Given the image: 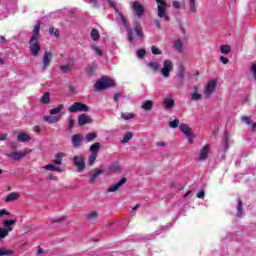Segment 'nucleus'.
Segmentation results:
<instances>
[{"label":"nucleus","mask_w":256,"mask_h":256,"mask_svg":"<svg viewBox=\"0 0 256 256\" xmlns=\"http://www.w3.org/2000/svg\"><path fill=\"white\" fill-rule=\"evenodd\" d=\"M178 73H185V66L183 65L178 66Z\"/></svg>","instance_id":"69168bd1"},{"label":"nucleus","mask_w":256,"mask_h":256,"mask_svg":"<svg viewBox=\"0 0 256 256\" xmlns=\"http://www.w3.org/2000/svg\"><path fill=\"white\" fill-rule=\"evenodd\" d=\"M90 3H93L94 7H99V2L97 0H90Z\"/></svg>","instance_id":"774afa93"},{"label":"nucleus","mask_w":256,"mask_h":256,"mask_svg":"<svg viewBox=\"0 0 256 256\" xmlns=\"http://www.w3.org/2000/svg\"><path fill=\"white\" fill-rule=\"evenodd\" d=\"M148 67L151 71L157 73V71H159V62H150L148 63Z\"/></svg>","instance_id":"f704fd0d"},{"label":"nucleus","mask_w":256,"mask_h":256,"mask_svg":"<svg viewBox=\"0 0 256 256\" xmlns=\"http://www.w3.org/2000/svg\"><path fill=\"white\" fill-rule=\"evenodd\" d=\"M126 183H127V177H122L119 182L110 186L107 189V193H115V191H119V189H121V187H123Z\"/></svg>","instance_id":"9b49d317"},{"label":"nucleus","mask_w":256,"mask_h":256,"mask_svg":"<svg viewBox=\"0 0 256 256\" xmlns=\"http://www.w3.org/2000/svg\"><path fill=\"white\" fill-rule=\"evenodd\" d=\"M41 31V23H37L34 26L32 36L29 40V49H30V55L32 57H38L39 53H41V44H39V33Z\"/></svg>","instance_id":"f257e3e1"},{"label":"nucleus","mask_w":256,"mask_h":256,"mask_svg":"<svg viewBox=\"0 0 256 256\" xmlns=\"http://www.w3.org/2000/svg\"><path fill=\"white\" fill-rule=\"evenodd\" d=\"M95 161H97V153H91L88 158L89 165H94Z\"/></svg>","instance_id":"58836bf2"},{"label":"nucleus","mask_w":256,"mask_h":256,"mask_svg":"<svg viewBox=\"0 0 256 256\" xmlns=\"http://www.w3.org/2000/svg\"><path fill=\"white\" fill-rule=\"evenodd\" d=\"M49 35H54V37H59V30L56 29L55 31V27L51 26L48 30Z\"/></svg>","instance_id":"de8ad7c7"},{"label":"nucleus","mask_w":256,"mask_h":256,"mask_svg":"<svg viewBox=\"0 0 256 256\" xmlns=\"http://www.w3.org/2000/svg\"><path fill=\"white\" fill-rule=\"evenodd\" d=\"M111 87H115V80L109 78V76H102L94 84V91L99 93V91H105V89H111Z\"/></svg>","instance_id":"7ed1b4c3"},{"label":"nucleus","mask_w":256,"mask_h":256,"mask_svg":"<svg viewBox=\"0 0 256 256\" xmlns=\"http://www.w3.org/2000/svg\"><path fill=\"white\" fill-rule=\"evenodd\" d=\"M251 71L253 72L252 73L253 79H256V64L251 66Z\"/></svg>","instance_id":"bf43d9fd"},{"label":"nucleus","mask_w":256,"mask_h":256,"mask_svg":"<svg viewBox=\"0 0 256 256\" xmlns=\"http://www.w3.org/2000/svg\"><path fill=\"white\" fill-rule=\"evenodd\" d=\"M29 150L24 152L12 151L10 154H6V157H13L14 161H21V159L27 157Z\"/></svg>","instance_id":"ddd939ff"},{"label":"nucleus","mask_w":256,"mask_h":256,"mask_svg":"<svg viewBox=\"0 0 256 256\" xmlns=\"http://www.w3.org/2000/svg\"><path fill=\"white\" fill-rule=\"evenodd\" d=\"M60 71H62V73H69V71H73V64H66L60 66Z\"/></svg>","instance_id":"2f4dec72"},{"label":"nucleus","mask_w":256,"mask_h":256,"mask_svg":"<svg viewBox=\"0 0 256 256\" xmlns=\"http://www.w3.org/2000/svg\"><path fill=\"white\" fill-rule=\"evenodd\" d=\"M229 134H227V132L224 133V138H223V145H224V149H229Z\"/></svg>","instance_id":"ea45409f"},{"label":"nucleus","mask_w":256,"mask_h":256,"mask_svg":"<svg viewBox=\"0 0 256 256\" xmlns=\"http://www.w3.org/2000/svg\"><path fill=\"white\" fill-rule=\"evenodd\" d=\"M17 199H19V193L12 192V193L7 195V197L5 198V202L6 203H12L13 201H17Z\"/></svg>","instance_id":"4be33fe9"},{"label":"nucleus","mask_w":256,"mask_h":256,"mask_svg":"<svg viewBox=\"0 0 256 256\" xmlns=\"http://www.w3.org/2000/svg\"><path fill=\"white\" fill-rule=\"evenodd\" d=\"M220 53H222L223 55H229V53H231V46L229 45L220 46Z\"/></svg>","instance_id":"473e14b6"},{"label":"nucleus","mask_w":256,"mask_h":256,"mask_svg":"<svg viewBox=\"0 0 256 256\" xmlns=\"http://www.w3.org/2000/svg\"><path fill=\"white\" fill-rule=\"evenodd\" d=\"M17 222V218L15 219H10V220H4L2 229H5L6 232L11 233L13 231V226Z\"/></svg>","instance_id":"2eb2a0df"},{"label":"nucleus","mask_w":256,"mask_h":256,"mask_svg":"<svg viewBox=\"0 0 256 256\" xmlns=\"http://www.w3.org/2000/svg\"><path fill=\"white\" fill-rule=\"evenodd\" d=\"M53 163L54 165H61V163H63V156H61V154H56Z\"/></svg>","instance_id":"79ce46f5"},{"label":"nucleus","mask_w":256,"mask_h":256,"mask_svg":"<svg viewBox=\"0 0 256 256\" xmlns=\"http://www.w3.org/2000/svg\"><path fill=\"white\" fill-rule=\"evenodd\" d=\"M90 36L92 41H99V39L101 38V35L99 34V30L97 29H92Z\"/></svg>","instance_id":"cd10ccee"},{"label":"nucleus","mask_w":256,"mask_h":256,"mask_svg":"<svg viewBox=\"0 0 256 256\" xmlns=\"http://www.w3.org/2000/svg\"><path fill=\"white\" fill-rule=\"evenodd\" d=\"M0 141H7V134L0 135Z\"/></svg>","instance_id":"338daca9"},{"label":"nucleus","mask_w":256,"mask_h":256,"mask_svg":"<svg viewBox=\"0 0 256 256\" xmlns=\"http://www.w3.org/2000/svg\"><path fill=\"white\" fill-rule=\"evenodd\" d=\"M177 77L178 82L176 83V87H178V89H181V87L185 85V82L183 81L185 79V72H178Z\"/></svg>","instance_id":"6ab92c4d"},{"label":"nucleus","mask_w":256,"mask_h":256,"mask_svg":"<svg viewBox=\"0 0 256 256\" xmlns=\"http://www.w3.org/2000/svg\"><path fill=\"white\" fill-rule=\"evenodd\" d=\"M98 175H103V170H96L93 173H90V183H95V181H97Z\"/></svg>","instance_id":"393cba45"},{"label":"nucleus","mask_w":256,"mask_h":256,"mask_svg":"<svg viewBox=\"0 0 256 256\" xmlns=\"http://www.w3.org/2000/svg\"><path fill=\"white\" fill-rule=\"evenodd\" d=\"M89 123H93V118H89L87 114H80L78 116V125H80V127Z\"/></svg>","instance_id":"4468645a"},{"label":"nucleus","mask_w":256,"mask_h":256,"mask_svg":"<svg viewBox=\"0 0 256 256\" xmlns=\"http://www.w3.org/2000/svg\"><path fill=\"white\" fill-rule=\"evenodd\" d=\"M40 101L43 103V105H49V102L51 101V93L45 92Z\"/></svg>","instance_id":"a878e982"},{"label":"nucleus","mask_w":256,"mask_h":256,"mask_svg":"<svg viewBox=\"0 0 256 256\" xmlns=\"http://www.w3.org/2000/svg\"><path fill=\"white\" fill-rule=\"evenodd\" d=\"M101 149V144L99 142H96L90 146V151L92 153H97Z\"/></svg>","instance_id":"c9c22d12"},{"label":"nucleus","mask_w":256,"mask_h":256,"mask_svg":"<svg viewBox=\"0 0 256 256\" xmlns=\"http://www.w3.org/2000/svg\"><path fill=\"white\" fill-rule=\"evenodd\" d=\"M133 139V132H127L124 135V138L120 141L121 145H125V143H129Z\"/></svg>","instance_id":"bb28decb"},{"label":"nucleus","mask_w":256,"mask_h":256,"mask_svg":"<svg viewBox=\"0 0 256 256\" xmlns=\"http://www.w3.org/2000/svg\"><path fill=\"white\" fill-rule=\"evenodd\" d=\"M151 51H152L153 55H161L163 53L161 51V49L157 48L156 46H152Z\"/></svg>","instance_id":"8fccbe9b"},{"label":"nucleus","mask_w":256,"mask_h":256,"mask_svg":"<svg viewBox=\"0 0 256 256\" xmlns=\"http://www.w3.org/2000/svg\"><path fill=\"white\" fill-rule=\"evenodd\" d=\"M44 169H46V171H59V172H61V169H59V167L55 166L54 164H48V165L44 166Z\"/></svg>","instance_id":"e433bc0d"},{"label":"nucleus","mask_w":256,"mask_h":256,"mask_svg":"<svg viewBox=\"0 0 256 256\" xmlns=\"http://www.w3.org/2000/svg\"><path fill=\"white\" fill-rule=\"evenodd\" d=\"M132 9L136 17H143V15L145 14V7H143L141 3L137 0L133 2Z\"/></svg>","instance_id":"1a4fd4ad"},{"label":"nucleus","mask_w":256,"mask_h":256,"mask_svg":"<svg viewBox=\"0 0 256 256\" xmlns=\"http://www.w3.org/2000/svg\"><path fill=\"white\" fill-rule=\"evenodd\" d=\"M136 55H137L138 59H143V57H145V55H147V51H145V49H139V50H137Z\"/></svg>","instance_id":"a18cd8bd"},{"label":"nucleus","mask_w":256,"mask_h":256,"mask_svg":"<svg viewBox=\"0 0 256 256\" xmlns=\"http://www.w3.org/2000/svg\"><path fill=\"white\" fill-rule=\"evenodd\" d=\"M72 147L75 149H79V147H81V135L74 134L72 136Z\"/></svg>","instance_id":"f3484780"},{"label":"nucleus","mask_w":256,"mask_h":256,"mask_svg":"<svg viewBox=\"0 0 256 256\" xmlns=\"http://www.w3.org/2000/svg\"><path fill=\"white\" fill-rule=\"evenodd\" d=\"M171 71H173V62L171 60H164L163 67L160 71L161 75L167 79Z\"/></svg>","instance_id":"6e6552de"},{"label":"nucleus","mask_w":256,"mask_h":256,"mask_svg":"<svg viewBox=\"0 0 256 256\" xmlns=\"http://www.w3.org/2000/svg\"><path fill=\"white\" fill-rule=\"evenodd\" d=\"M97 133L92 132L85 135L86 143H91V141H95L97 139Z\"/></svg>","instance_id":"c85d7f7f"},{"label":"nucleus","mask_w":256,"mask_h":256,"mask_svg":"<svg viewBox=\"0 0 256 256\" xmlns=\"http://www.w3.org/2000/svg\"><path fill=\"white\" fill-rule=\"evenodd\" d=\"M53 61V52L45 51L42 58L41 71H47Z\"/></svg>","instance_id":"423d86ee"},{"label":"nucleus","mask_w":256,"mask_h":256,"mask_svg":"<svg viewBox=\"0 0 256 256\" xmlns=\"http://www.w3.org/2000/svg\"><path fill=\"white\" fill-rule=\"evenodd\" d=\"M93 51H95L96 55H99V57H101V55H103V50L99 49V47L97 46H92Z\"/></svg>","instance_id":"5fc2aeb1"},{"label":"nucleus","mask_w":256,"mask_h":256,"mask_svg":"<svg viewBox=\"0 0 256 256\" xmlns=\"http://www.w3.org/2000/svg\"><path fill=\"white\" fill-rule=\"evenodd\" d=\"M179 129H180V131H182V133H184V135L191 137V127H189V125L181 123L179 125Z\"/></svg>","instance_id":"aec40b11"},{"label":"nucleus","mask_w":256,"mask_h":256,"mask_svg":"<svg viewBox=\"0 0 256 256\" xmlns=\"http://www.w3.org/2000/svg\"><path fill=\"white\" fill-rule=\"evenodd\" d=\"M191 99H192V101H199V99H201V94H199L197 92H193L191 95Z\"/></svg>","instance_id":"603ef678"},{"label":"nucleus","mask_w":256,"mask_h":256,"mask_svg":"<svg viewBox=\"0 0 256 256\" xmlns=\"http://www.w3.org/2000/svg\"><path fill=\"white\" fill-rule=\"evenodd\" d=\"M95 69H97V67H95V66H90V67L88 68V70H87V73H88L89 75H93V72L95 71Z\"/></svg>","instance_id":"680f3d73"},{"label":"nucleus","mask_w":256,"mask_h":256,"mask_svg":"<svg viewBox=\"0 0 256 256\" xmlns=\"http://www.w3.org/2000/svg\"><path fill=\"white\" fill-rule=\"evenodd\" d=\"M111 171H119L120 167H119V163L113 164L110 167Z\"/></svg>","instance_id":"052dcab7"},{"label":"nucleus","mask_w":256,"mask_h":256,"mask_svg":"<svg viewBox=\"0 0 256 256\" xmlns=\"http://www.w3.org/2000/svg\"><path fill=\"white\" fill-rule=\"evenodd\" d=\"M210 149H211V146L209 144H205L203 146V148H201L197 160L198 161H205L207 159V157H209V150Z\"/></svg>","instance_id":"f8f14e48"},{"label":"nucleus","mask_w":256,"mask_h":256,"mask_svg":"<svg viewBox=\"0 0 256 256\" xmlns=\"http://www.w3.org/2000/svg\"><path fill=\"white\" fill-rule=\"evenodd\" d=\"M75 127V120L69 119L68 120V131H71Z\"/></svg>","instance_id":"6e6d98bb"},{"label":"nucleus","mask_w":256,"mask_h":256,"mask_svg":"<svg viewBox=\"0 0 256 256\" xmlns=\"http://www.w3.org/2000/svg\"><path fill=\"white\" fill-rule=\"evenodd\" d=\"M165 109H172L175 106V100L172 98H165L163 101Z\"/></svg>","instance_id":"5701e85b"},{"label":"nucleus","mask_w":256,"mask_h":256,"mask_svg":"<svg viewBox=\"0 0 256 256\" xmlns=\"http://www.w3.org/2000/svg\"><path fill=\"white\" fill-rule=\"evenodd\" d=\"M220 61L223 65H227V63H229V58L225 56H220Z\"/></svg>","instance_id":"13d9d810"},{"label":"nucleus","mask_w":256,"mask_h":256,"mask_svg":"<svg viewBox=\"0 0 256 256\" xmlns=\"http://www.w3.org/2000/svg\"><path fill=\"white\" fill-rule=\"evenodd\" d=\"M121 117L125 119V121H129V119H135V114L125 112L121 114Z\"/></svg>","instance_id":"a19ab883"},{"label":"nucleus","mask_w":256,"mask_h":256,"mask_svg":"<svg viewBox=\"0 0 256 256\" xmlns=\"http://www.w3.org/2000/svg\"><path fill=\"white\" fill-rule=\"evenodd\" d=\"M48 179H49L50 181H57V176H55V175H53V174H49V175H48Z\"/></svg>","instance_id":"0e129e2a"},{"label":"nucleus","mask_w":256,"mask_h":256,"mask_svg":"<svg viewBox=\"0 0 256 256\" xmlns=\"http://www.w3.org/2000/svg\"><path fill=\"white\" fill-rule=\"evenodd\" d=\"M72 162L74 163L78 173H83V171H85V157H83V155L74 156L72 158Z\"/></svg>","instance_id":"0eeeda50"},{"label":"nucleus","mask_w":256,"mask_h":256,"mask_svg":"<svg viewBox=\"0 0 256 256\" xmlns=\"http://www.w3.org/2000/svg\"><path fill=\"white\" fill-rule=\"evenodd\" d=\"M196 1L197 0H190V13H197Z\"/></svg>","instance_id":"c03bdc74"},{"label":"nucleus","mask_w":256,"mask_h":256,"mask_svg":"<svg viewBox=\"0 0 256 256\" xmlns=\"http://www.w3.org/2000/svg\"><path fill=\"white\" fill-rule=\"evenodd\" d=\"M215 89H217V81L210 80L207 83L206 89L204 90V94L206 95V97H211V95L215 93Z\"/></svg>","instance_id":"9d476101"},{"label":"nucleus","mask_w":256,"mask_h":256,"mask_svg":"<svg viewBox=\"0 0 256 256\" xmlns=\"http://www.w3.org/2000/svg\"><path fill=\"white\" fill-rule=\"evenodd\" d=\"M198 199H204L205 198V191L201 190L197 194Z\"/></svg>","instance_id":"e2e57ef3"},{"label":"nucleus","mask_w":256,"mask_h":256,"mask_svg":"<svg viewBox=\"0 0 256 256\" xmlns=\"http://www.w3.org/2000/svg\"><path fill=\"white\" fill-rule=\"evenodd\" d=\"M174 47L176 51H179V52L183 51V43L181 42V40H176L174 42Z\"/></svg>","instance_id":"37998d69"},{"label":"nucleus","mask_w":256,"mask_h":256,"mask_svg":"<svg viewBox=\"0 0 256 256\" xmlns=\"http://www.w3.org/2000/svg\"><path fill=\"white\" fill-rule=\"evenodd\" d=\"M9 232L6 231L3 227H0V241L1 239H5V237H8Z\"/></svg>","instance_id":"09e8293b"},{"label":"nucleus","mask_w":256,"mask_h":256,"mask_svg":"<svg viewBox=\"0 0 256 256\" xmlns=\"http://www.w3.org/2000/svg\"><path fill=\"white\" fill-rule=\"evenodd\" d=\"M5 215H7L8 217H11V212L7 211V209H1L0 210V219L2 217H5Z\"/></svg>","instance_id":"3c124183"},{"label":"nucleus","mask_w":256,"mask_h":256,"mask_svg":"<svg viewBox=\"0 0 256 256\" xmlns=\"http://www.w3.org/2000/svg\"><path fill=\"white\" fill-rule=\"evenodd\" d=\"M237 217H243V202L241 198L238 199Z\"/></svg>","instance_id":"7c9ffc66"},{"label":"nucleus","mask_w":256,"mask_h":256,"mask_svg":"<svg viewBox=\"0 0 256 256\" xmlns=\"http://www.w3.org/2000/svg\"><path fill=\"white\" fill-rule=\"evenodd\" d=\"M107 2H108V5H110V7H112V9L116 11V13H118L120 17V21L122 22V24L124 25L127 31V37H128L129 43H134L135 37L133 36V29L129 27V24L127 23V18H125L123 13L119 12V8H117V3H115V1L107 0Z\"/></svg>","instance_id":"f03ea898"},{"label":"nucleus","mask_w":256,"mask_h":256,"mask_svg":"<svg viewBox=\"0 0 256 256\" xmlns=\"http://www.w3.org/2000/svg\"><path fill=\"white\" fill-rule=\"evenodd\" d=\"M63 109H65V106L63 104L58 105V107L53 108L50 110V115H58Z\"/></svg>","instance_id":"c756f323"},{"label":"nucleus","mask_w":256,"mask_h":256,"mask_svg":"<svg viewBox=\"0 0 256 256\" xmlns=\"http://www.w3.org/2000/svg\"><path fill=\"white\" fill-rule=\"evenodd\" d=\"M241 121H243V123H245L246 125H251V117L242 116Z\"/></svg>","instance_id":"864d4df0"},{"label":"nucleus","mask_w":256,"mask_h":256,"mask_svg":"<svg viewBox=\"0 0 256 256\" xmlns=\"http://www.w3.org/2000/svg\"><path fill=\"white\" fill-rule=\"evenodd\" d=\"M87 111H89V106H87V104H83L82 102H76L68 108L69 113H87Z\"/></svg>","instance_id":"39448f33"},{"label":"nucleus","mask_w":256,"mask_h":256,"mask_svg":"<svg viewBox=\"0 0 256 256\" xmlns=\"http://www.w3.org/2000/svg\"><path fill=\"white\" fill-rule=\"evenodd\" d=\"M44 121L50 123L51 125L59 123L61 121V116H45Z\"/></svg>","instance_id":"a211bd4d"},{"label":"nucleus","mask_w":256,"mask_h":256,"mask_svg":"<svg viewBox=\"0 0 256 256\" xmlns=\"http://www.w3.org/2000/svg\"><path fill=\"white\" fill-rule=\"evenodd\" d=\"M172 6L174 7V9H181V2L178 0H174L172 2Z\"/></svg>","instance_id":"4d7b16f0"},{"label":"nucleus","mask_w":256,"mask_h":256,"mask_svg":"<svg viewBox=\"0 0 256 256\" xmlns=\"http://www.w3.org/2000/svg\"><path fill=\"white\" fill-rule=\"evenodd\" d=\"M15 251L8 250L7 248H0V256L13 255Z\"/></svg>","instance_id":"4c0bfd02"},{"label":"nucleus","mask_w":256,"mask_h":256,"mask_svg":"<svg viewBox=\"0 0 256 256\" xmlns=\"http://www.w3.org/2000/svg\"><path fill=\"white\" fill-rule=\"evenodd\" d=\"M155 1L157 3L158 17H160V19H164V21H169V15H167V9L169 5L166 3L165 0Z\"/></svg>","instance_id":"20e7f679"},{"label":"nucleus","mask_w":256,"mask_h":256,"mask_svg":"<svg viewBox=\"0 0 256 256\" xmlns=\"http://www.w3.org/2000/svg\"><path fill=\"white\" fill-rule=\"evenodd\" d=\"M141 109H143V111H151V109H153V101L151 100H146L143 102Z\"/></svg>","instance_id":"b1692460"},{"label":"nucleus","mask_w":256,"mask_h":256,"mask_svg":"<svg viewBox=\"0 0 256 256\" xmlns=\"http://www.w3.org/2000/svg\"><path fill=\"white\" fill-rule=\"evenodd\" d=\"M134 31H135L137 37H139V39L145 38V33L143 32V26H141V23H139V22L135 23Z\"/></svg>","instance_id":"dca6fc26"},{"label":"nucleus","mask_w":256,"mask_h":256,"mask_svg":"<svg viewBox=\"0 0 256 256\" xmlns=\"http://www.w3.org/2000/svg\"><path fill=\"white\" fill-rule=\"evenodd\" d=\"M87 219L89 221H97V219H99V213H97V211H92L87 215Z\"/></svg>","instance_id":"72a5a7b5"},{"label":"nucleus","mask_w":256,"mask_h":256,"mask_svg":"<svg viewBox=\"0 0 256 256\" xmlns=\"http://www.w3.org/2000/svg\"><path fill=\"white\" fill-rule=\"evenodd\" d=\"M31 140V136H29V134L27 133H20L17 136V141H19L20 143H27Z\"/></svg>","instance_id":"412c9836"},{"label":"nucleus","mask_w":256,"mask_h":256,"mask_svg":"<svg viewBox=\"0 0 256 256\" xmlns=\"http://www.w3.org/2000/svg\"><path fill=\"white\" fill-rule=\"evenodd\" d=\"M179 119H174L173 121L169 122V127H171V129H177V127H179Z\"/></svg>","instance_id":"49530a36"}]
</instances>
